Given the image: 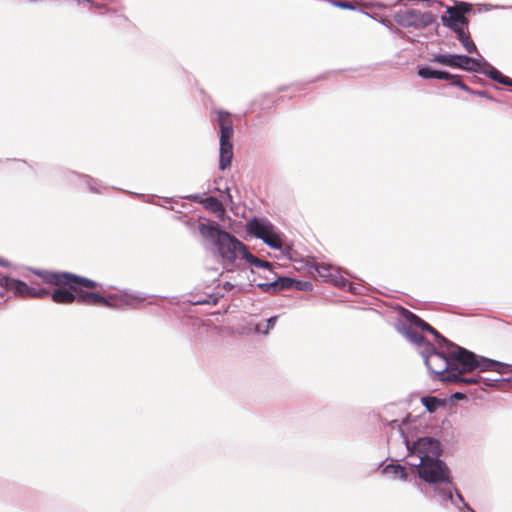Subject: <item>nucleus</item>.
Returning <instances> with one entry per match:
<instances>
[{"label": "nucleus", "instance_id": "13", "mask_svg": "<svg viewBox=\"0 0 512 512\" xmlns=\"http://www.w3.org/2000/svg\"><path fill=\"white\" fill-rule=\"evenodd\" d=\"M463 70L474 71L478 73H484L488 75L492 80L512 87V78L505 76L495 66H457Z\"/></svg>", "mask_w": 512, "mask_h": 512}, {"label": "nucleus", "instance_id": "26", "mask_svg": "<svg viewBox=\"0 0 512 512\" xmlns=\"http://www.w3.org/2000/svg\"><path fill=\"white\" fill-rule=\"evenodd\" d=\"M421 402L428 412H435L442 404L441 400L433 396H425L421 398Z\"/></svg>", "mask_w": 512, "mask_h": 512}, {"label": "nucleus", "instance_id": "7", "mask_svg": "<svg viewBox=\"0 0 512 512\" xmlns=\"http://www.w3.org/2000/svg\"><path fill=\"white\" fill-rule=\"evenodd\" d=\"M441 349L443 351L438 352L432 345L427 346V348L421 351V355L430 373L434 374L441 381L447 382V376L452 372L451 360L445 348Z\"/></svg>", "mask_w": 512, "mask_h": 512}, {"label": "nucleus", "instance_id": "4", "mask_svg": "<svg viewBox=\"0 0 512 512\" xmlns=\"http://www.w3.org/2000/svg\"><path fill=\"white\" fill-rule=\"evenodd\" d=\"M392 430L396 429L395 434L405 445L407 456L410 458L416 457L417 462H426L440 457L442 448L440 442L432 437H420L416 440L406 433L405 428L409 425L408 418L403 419L400 423L398 420H391L388 422Z\"/></svg>", "mask_w": 512, "mask_h": 512}, {"label": "nucleus", "instance_id": "16", "mask_svg": "<svg viewBox=\"0 0 512 512\" xmlns=\"http://www.w3.org/2000/svg\"><path fill=\"white\" fill-rule=\"evenodd\" d=\"M407 20L412 26L424 28L431 25L435 21V17L431 12L410 10L407 12Z\"/></svg>", "mask_w": 512, "mask_h": 512}, {"label": "nucleus", "instance_id": "5", "mask_svg": "<svg viewBox=\"0 0 512 512\" xmlns=\"http://www.w3.org/2000/svg\"><path fill=\"white\" fill-rule=\"evenodd\" d=\"M471 8V4L460 2L453 7L447 8L449 16H442L443 24L457 33L459 41L469 53L476 51V45L471 39L470 34L466 31L469 20L465 17V13L470 12Z\"/></svg>", "mask_w": 512, "mask_h": 512}, {"label": "nucleus", "instance_id": "20", "mask_svg": "<svg viewBox=\"0 0 512 512\" xmlns=\"http://www.w3.org/2000/svg\"><path fill=\"white\" fill-rule=\"evenodd\" d=\"M243 260H245L247 263L253 265L257 269H263L264 272L267 274H273L272 264L270 262H267V261L257 258L252 253H250L248 251V249L246 250V252L243 256Z\"/></svg>", "mask_w": 512, "mask_h": 512}, {"label": "nucleus", "instance_id": "10", "mask_svg": "<svg viewBox=\"0 0 512 512\" xmlns=\"http://www.w3.org/2000/svg\"><path fill=\"white\" fill-rule=\"evenodd\" d=\"M0 286L12 290L16 296L23 298H43L50 295V292L45 288L31 287L23 281L8 276L0 278Z\"/></svg>", "mask_w": 512, "mask_h": 512}, {"label": "nucleus", "instance_id": "3", "mask_svg": "<svg viewBox=\"0 0 512 512\" xmlns=\"http://www.w3.org/2000/svg\"><path fill=\"white\" fill-rule=\"evenodd\" d=\"M198 229L203 238L215 245L224 266H238V261L243 260L247 247L236 237L209 222L199 223Z\"/></svg>", "mask_w": 512, "mask_h": 512}, {"label": "nucleus", "instance_id": "25", "mask_svg": "<svg viewBox=\"0 0 512 512\" xmlns=\"http://www.w3.org/2000/svg\"><path fill=\"white\" fill-rule=\"evenodd\" d=\"M449 505L454 506L459 511L476 512L465 502L463 496L459 493V491L455 492V496L453 495V500L449 501Z\"/></svg>", "mask_w": 512, "mask_h": 512}, {"label": "nucleus", "instance_id": "32", "mask_svg": "<svg viewBox=\"0 0 512 512\" xmlns=\"http://www.w3.org/2000/svg\"><path fill=\"white\" fill-rule=\"evenodd\" d=\"M453 398H455V399H459V400H460V399H464V398H465V394H464V393H462V392H455V393L453 394Z\"/></svg>", "mask_w": 512, "mask_h": 512}, {"label": "nucleus", "instance_id": "30", "mask_svg": "<svg viewBox=\"0 0 512 512\" xmlns=\"http://www.w3.org/2000/svg\"><path fill=\"white\" fill-rule=\"evenodd\" d=\"M336 5L340 8H344V9H354L355 8L354 4L350 3L349 1H345V0H340V1L336 2Z\"/></svg>", "mask_w": 512, "mask_h": 512}, {"label": "nucleus", "instance_id": "19", "mask_svg": "<svg viewBox=\"0 0 512 512\" xmlns=\"http://www.w3.org/2000/svg\"><path fill=\"white\" fill-rule=\"evenodd\" d=\"M314 268L318 276L322 278L324 281L332 282L335 285L339 284L340 276L337 275V272L333 266L322 263L315 265Z\"/></svg>", "mask_w": 512, "mask_h": 512}, {"label": "nucleus", "instance_id": "27", "mask_svg": "<svg viewBox=\"0 0 512 512\" xmlns=\"http://www.w3.org/2000/svg\"><path fill=\"white\" fill-rule=\"evenodd\" d=\"M337 286L341 287H347L348 290L353 294H361L362 287L358 285H354L353 283L349 282L348 280L340 277L339 278V284H336Z\"/></svg>", "mask_w": 512, "mask_h": 512}, {"label": "nucleus", "instance_id": "28", "mask_svg": "<svg viewBox=\"0 0 512 512\" xmlns=\"http://www.w3.org/2000/svg\"><path fill=\"white\" fill-rule=\"evenodd\" d=\"M278 316H272L266 321L265 329H262L261 324L256 325V330L260 333L267 334L272 329L277 321Z\"/></svg>", "mask_w": 512, "mask_h": 512}, {"label": "nucleus", "instance_id": "11", "mask_svg": "<svg viewBox=\"0 0 512 512\" xmlns=\"http://www.w3.org/2000/svg\"><path fill=\"white\" fill-rule=\"evenodd\" d=\"M418 75L424 79L436 78L440 80H447L451 82V85L458 86L467 92L476 94L480 97H486L488 99H491L486 91H473L469 87H467L457 76L450 74L446 71H437L432 70L429 67H421L418 70Z\"/></svg>", "mask_w": 512, "mask_h": 512}, {"label": "nucleus", "instance_id": "33", "mask_svg": "<svg viewBox=\"0 0 512 512\" xmlns=\"http://www.w3.org/2000/svg\"><path fill=\"white\" fill-rule=\"evenodd\" d=\"M0 265L4 267H9L10 263L5 259L0 258Z\"/></svg>", "mask_w": 512, "mask_h": 512}, {"label": "nucleus", "instance_id": "9", "mask_svg": "<svg viewBox=\"0 0 512 512\" xmlns=\"http://www.w3.org/2000/svg\"><path fill=\"white\" fill-rule=\"evenodd\" d=\"M37 275H39L46 283L53 285H68L74 290L77 289V286H84L87 288H95L98 286V284L93 280L68 272L41 271L37 272Z\"/></svg>", "mask_w": 512, "mask_h": 512}, {"label": "nucleus", "instance_id": "17", "mask_svg": "<svg viewBox=\"0 0 512 512\" xmlns=\"http://www.w3.org/2000/svg\"><path fill=\"white\" fill-rule=\"evenodd\" d=\"M295 281L289 277H278L270 282L258 283L257 286L264 292H279L293 287Z\"/></svg>", "mask_w": 512, "mask_h": 512}, {"label": "nucleus", "instance_id": "2", "mask_svg": "<svg viewBox=\"0 0 512 512\" xmlns=\"http://www.w3.org/2000/svg\"><path fill=\"white\" fill-rule=\"evenodd\" d=\"M439 348H445L451 360V370L455 372H472L479 369L481 372L496 371L504 373L506 365L502 362L478 356L475 353L460 347L445 337H440Z\"/></svg>", "mask_w": 512, "mask_h": 512}, {"label": "nucleus", "instance_id": "34", "mask_svg": "<svg viewBox=\"0 0 512 512\" xmlns=\"http://www.w3.org/2000/svg\"><path fill=\"white\" fill-rule=\"evenodd\" d=\"M209 301L207 299H199L195 302V304H207Z\"/></svg>", "mask_w": 512, "mask_h": 512}, {"label": "nucleus", "instance_id": "14", "mask_svg": "<svg viewBox=\"0 0 512 512\" xmlns=\"http://www.w3.org/2000/svg\"><path fill=\"white\" fill-rule=\"evenodd\" d=\"M402 315H403L404 319L406 320V322H407L406 324H408V326H411L414 329L419 328L422 331L430 332L431 334L434 335V337L436 338V340L438 342L440 341V337H443L432 326H430L428 323H426L424 320H422L420 317H418L413 312H411L407 309H403Z\"/></svg>", "mask_w": 512, "mask_h": 512}, {"label": "nucleus", "instance_id": "21", "mask_svg": "<svg viewBox=\"0 0 512 512\" xmlns=\"http://www.w3.org/2000/svg\"><path fill=\"white\" fill-rule=\"evenodd\" d=\"M51 297L55 303L59 304H70L77 301V295L65 289H56Z\"/></svg>", "mask_w": 512, "mask_h": 512}, {"label": "nucleus", "instance_id": "29", "mask_svg": "<svg viewBox=\"0 0 512 512\" xmlns=\"http://www.w3.org/2000/svg\"><path fill=\"white\" fill-rule=\"evenodd\" d=\"M72 175H73V176H76V177H78V178H80V179H82V180H84V181L87 183V185H88L89 189H90L92 192H97V189H96V188H94V187L90 184V182L92 181V179H91L89 176H87V175H77V174H75V173H72Z\"/></svg>", "mask_w": 512, "mask_h": 512}, {"label": "nucleus", "instance_id": "6", "mask_svg": "<svg viewBox=\"0 0 512 512\" xmlns=\"http://www.w3.org/2000/svg\"><path fill=\"white\" fill-rule=\"evenodd\" d=\"M217 114L220 126L219 168L225 170L230 166L233 158V123L230 113L219 110Z\"/></svg>", "mask_w": 512, "mask_h": 512}, {"label": "nucleus", "instance_id": "35", "mask_svg": "<svg viewBox=\"0 0 512 512\" xmlns=\"http://www.w3.org/2000/svg\"><path fill=\"white\" fill-rule=\"evenodd\" d=\"M206 201L207 202H211V203H216L217 202L216 198H214V197H209V198L206 199Z\"/></svg>", "mask_w": 512, "mask_h": 512}, {"label": "nucleus", "instance_id": "8", "mask_svg": "<svg viewBox=\"0 0 512 512\" xmlns=\"http://www.w3.org/2000/svg\"><path fill=\"white\" fill-rule=\"evenodd\" d=\"M248 231L274 249L282 248V239L275 226L266 219L253 218L248 223Z\"/></svg>", "mask_w": 512, "mask_h": 512}, {"label": "nucleus", "instance_id": "24", "mask_svg": "<svg viewBox=\"0 0 512 512\" xmlns=\"http://www.w3.org/2000/svg\"><path fill=\"white\" fill-rule=\"evenodd\" d=\"M383 473L390 474L394 479L407 480V472L404 466L399 464H389L383 468Z\"/></svg>", "mask_w": 512, "mask_h": 512}, {"label": "nucleus", "instance_id": "15", "mask_svg": "<svg viewBox=\"0 0 512 512\" xmlns=\"http://www.w3.org/2000/svg\"><path fill=\"white\" fill-rule=\"evenodd\" d=\"M396 329L408 341H410L411 343H413L414 345H416L418 347H424V349H425V348H427V346H431L430 344H428L426 342V340L422 334H420L418 331H416L413 327L408 326V324H406V323L399 322L396 325Z\"/></svg>", "mask_w": 512, "mask_h": 512}, {"label": "nucleus", "instance_id": "22", "mask_svg": "<svg viewBox=\"0 0 512 512\" xmlns=\"http://www.w3.org/2000/svg\"><path fill=\"white\" fill-rule=\"evenodd\" d=\"M465 372H455L452 370L450 374L447 376V382H455L459 384H478L481 381V377L475 376V377H464L462 374Z\"/></svg>", "mask_w": 512, "mask_h": 512}, {"label": "nucleus", "instance_id": "18", "mask_svg": "<svg viewBox=\"0 0 512 512\" xmlns=\"http://www.w3.org/2000/svg\"><path fill=\"white\" fill-rule=\"evenodd\" d=\"M439 64H480V60L465 55H439L435 58Z\"/></svg>", "mask_w": 512, "mask_h": 512}, {"label": "nucleus", "instance_id": "1", "mask_svg": "<svg viewBox=\"0 0 512 512\" xmlns=\"http://www.w3.org/2000/svg\"><path fill=\"white\" fill-rule=\"evenodd\" d=\"M417 468L418 476L433 487V498L443 507L449 506L453 495L458 491L452 482L449 467L439 457L426 462H410Z\"/></svg>", "mask_w": 512, "mask_h": 512}, {"label": "nucleus", "instance_id": "31", "mask_svg": "<svg viewBox=\"0 0 512 512\" xmlns=\"http://www.w3.org/2000/svg\"><path fill=\"white\" fill-rule=\"evenodd\" d=\"M497 381H498L497 379H490V378L483 379L484 385L487 387L494 386L495 382H497Z\"/></svg>", "mask_w": 512, "mask_h": 512}, {"label": "nucleus", "instance_id": "12", "mask_svg": "<svg viewBox=\"0 0 512 512\" xmlns=\"http://www.w3.org/2000/svg\"><path fill=\"white\" fill-rule=\"evenodd\" d=\"M144 300H146V295L143 293H124L120 296L109 295L108 297H104V300L100 301V305L117 309H123L126 307L135 308L137 304L143 302Z\"/></svg>", "mask_w": 512, "mask_h": 512}, {"label": "nucleus", "instance_id": "36", "mask_svg": "<svg viewBox=\"0 0 512 512\" xmlns=\"http://www.w3.org/2000/svg\"><path fill=\"white\" fill-rule=\"evenodd\" d=\"M393 436H391L389 439H388V444L391 445V439H392Z\"/></svg>", "mask_w": 512, "mask_h": 512}, {"label": "nucleus", "instance_id": "23", "mask_svg": "<svg viewBox=\"0 0 512 512\" xmlns=\"http://www.w3.org/2000/svg\"><path fill=\"white\" fill-rule=\"evenodd\" d=\"M104 300V296L95 292H80L77 294V302L88 305H100V301Z\"/></svg>", "mask_w": 512, "mask_h": 512}]
</instances>
